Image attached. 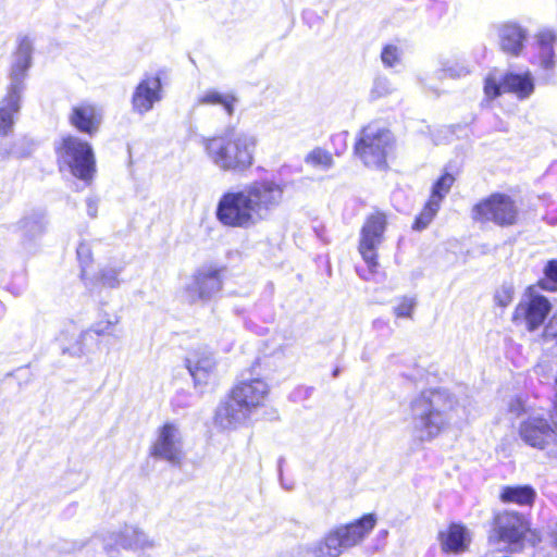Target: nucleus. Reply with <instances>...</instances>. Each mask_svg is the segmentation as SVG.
<instances>
[{
  "label": "nucleus",
  "instance_id": "nucleus-2",
  "mask_svg": "<svg viewBox=\"0 0 557 557\" xmlns=\"http://www.w3.org/2000/svg\"><path fill=\"white\" fill-rule=\"evenodd\" d=\"M257 140L246 133H227L205 140L210 161L225 172L242 173L253 163Z\"/></svg>",
  "mask_w": 557,
  "mask_h": 557
},
{
  "label": "nucleus",
  "instance_id": "nucleus-33",
  "mask_svg": "<svg viewBox=\"0 0 557 557\" xmlns=\"http://www.w3.org/2000/svg\"><path fill=\"white\" fill-rule=\"evenodd\" d=\"M454 182L455 177L451 174L445 173L442 175L434 184L430 198L441 203L445 196L449 193Z\"/></svg>",
  "mask_w": 557,
  "mask_h": 557
},
{
  "label": "nucleus",
  "instance_id": "nucleus-12",
  "mask_svg": "<svg viewBox=\"0 0 557 557\" xmlns=\"http://www.w3.org/2000/svg\"><path fill=\"white\" fill-rule=\"evenodd\" d=\"M386 223L385 214L376 212L371 214L362 226L359 242V252L370 269H373L377 265L376 250L384 240Z\"/></svg>",
  "mask_w": 557,
  "mask_h": 557
},
{
  "label": "nucleus",
  "instance_id": "nucleus-7",
  "mask_svg": "<svg viewBox=\"0 0 557 557\" xmlns=\"http://www.w3.org/2000/svg\"><path fill=\"white\" fill-rule=\"evenodd\" d=\"M59 153L74 176L86 182L92 178L95 157L88 143L75 136H67L62 140Z\"/></svg>",
  "mask_w": 557,
  "mask_h": 557
},
{
  "label": "nucleus",
  "instance_id": "nucleus-4",
  "mask_svg": "<svg viewBox=\"0 0 557 557\" xmlns=\"http://www.w3.org/2000/svg\"><path fill=\"white\" fill-rule=\"evenodd\" d=\"M376 521L374 513H368L350 523L331 529L312 546V555L314 557H339L345 550L362 543L374 529Z\"/></svg>",
  "mask_w": 557,
  "mask_h": 557
},
{
  "label": "nucleus",
  "instance_id": "nucleus-30",
  "mask_svg": "<svg viewBox=\"0 0 557 557\" xmlns=\"http://www.w3.org/2000/svg\"><path fill=\"white\" fill-rule=\"evenodd\" d=\"M441 208V203L436 200L430 198L425 203L421 213L417 216L413 228L417 231H422L429 226V224L433 221L434 216L438 212Z\"/></svg>",
  "mask_w": 557,
  "mask_h": 557
},
{
  "label": "nucleus",
  "instance_id": "nucleus-15",
  "mask_svg": "<svg viewBox=\"0 0 557 557\" xmlns=\"http://www.w3.org/2000/svg\"><path fill=\"white\" fill-rule=\"evenodd\" d=\"M494 530L500 541L513 546L511 550L515 552L529 530V525L522 515L505 511L495 517Z\"/></svg>",
  "mask_w": 557,
  "mask_h": 557
},
{
  "label": "nucleus",
  "instance_id": "nucleus-40",
  "mask_svg": "<svg viewBox=\"0 0 557 557\" xmlns=\"http://www.w3.org/2000/svg\"><path fill=\"white\" fill-rule=\"evenodd\" d=\"M117 323L116 321H99L91 326V331L97 335H110L112 333L113 326Z\"/></svg>",
  "mask_w": 557,
  "mask_h": 557
},
{
  "label": "nucleus",
  "instance_id": "nucleus-17",
  "mask_svg": "<svg viewBox=\"0 0 557 557\" xmlns=\"http://www.w3.org/2000/svg\"><path fill=\"white\" fill-rule=\"evenodd\" d=\"M269 392L268 383L261 379L243 381L232 389L233 395L247 408L249 413L264 405Z\"/></svg>",
  "mask_w": 557,
  "mask_h": 557
},
{
  "label": "nucleus",
  "instance_id": "nucleus-34",
  "mask_svg": "<svg viewBox=\"0 0 557 557\" xmlns=\"http://www.w3.org/2000/svg\"><path fill=\"white\" fill-rule=\"evenodd\" d=\"M545 278L539 282L543 289L556 290L557 289V259L550 260L544 268Z\"/></svg>",
  "mask_w": 557,
  "mask_h": 557
},
{
  "label": "nucleus",
  "instance_id": "nucleus-25",
  "mask_svg": "<svg viewBox=\"0 0 557 557\" xmlns=\"http://www.w3.org/2000/svg\"><path fill=\"white\" fill-rule=\"evenodd\" d=\"M18 228L27 238H35L45 233L47 228V214L44 210H33L18 222Z\"/></svg>",
  "mask_w": 557,
  "mask_h": 557
},
{
  "label": "nucleus",
  "instance_id": "nucleus-1",
  "mask_svg": "<svg viewBox=\"0 0 557 557\" xmlns=\"http://www.w3.org/2000/svg\"><path fill=\"white\" fill-rule=\"evenodd\" d=\"M411 429L420 442H431L450 425L465 419V409L445 389H426L410 401Z\"/></svg>",
  "mask_w": 557,
  "mask_h": 557
},
{
  "label": "nucleus",
  "instance_id": "nucleus-32",
  "mask_svg": "<svg viewBox=\"0 0 557 557\" xmlns=\"http://www.w3.org/2000/svg\"><path fill=\"white\" fill-rule=\"evenodd\" d=\"M305 162L313 168L327 170L333 165V157L326 150L315 148L306 156Z\"/></svg>",
  "mask_w": 557,
  "mask_h": 557
},
{
  "label": "nucleus",
  "instance_id": "nucleus-38",
  "mask_svg": "<svg viewBox=\"0 0 557 557\" xmlns=\"http://www.w3.org/2000/svg\"><path fill=\"white\" fill-rule=\"evenodd\" d=\"M393 91V86L389 83L388 79L379 77L375 79L373 88H372V96L373 97H384L389 95Z\"/></svg>",
  "mask_w": 557,
  "mask_h": 557
},
{
  "label": "nucleus",
  "instance_id": "nucleus-19",
  "mask_svg": "<svg viewBox=\"0 0 557 557\" xmlns=\"http://www.w3.org/2000/svg\"><path fill=\"white\" fill-rule=\"evenodd\" d=\"M250 416L247 408L231 392L230 396L216 408L214 421L224 430H233L244 424Z\"/></svg>",
  "mask_w": 557,
  "mask_h": 557
},
{
  "label": "nucleus",
  "instance_id": "nucleus-31",
  "mask_svg": "<svg viewBox=\"0 0 557 557\" xmlns=\"http://www.w3.org/2000/svg\"><path fill=\"white\" fill-rule=\"evenodd\" d=\"M441 208V203L436 200L430 198L425 203L421 213L417 216L413 228L417 231H422L429 226V224L433 221L434 216L438 212Z\"/></svg>",
  "mask_w": 557,
  "mask_h": 557
},
{
  "label": "nucleus",
  "instance_id": "nucleus-22",
  "mask_svg": "<svg viewBox=\"0 0 557 557\" xmlns=\"http://www.w3.org/2000/svg\"><path fill=\"white\" fill-rule=\"evenodd\" d=\"M498 38L500 49L516 57L519 55L523 49L527 33L516 23H505L498 27Z\"/></svg>",
  "mask_w": 557,
  "mask_h": 557
},
{
  "label": "nucleus",
  "instance_id": "nucleus-24",
  "mask_svg": "<svg viewBox=\"0 0 557 557\" xmlns=\"http://www.w3.org/2000/svg\"><path fill=\"white\" fill-rule=\"evenodd\" d=\"M186 367L195 382L202 383L214 370L215 360L209 351H196L186 359Z\"/></svg>",
  "mask_w": 557,
  "mask_h": 557
},
{
  "label": "nucleus",
  "instance_id": "nucleus-29",
  "mask_svg": "<svg viewBox=\"0 0 557 557\" xmlns=\"http://www.w3.org/2000/svg\"><path fill=\"white\" fill-rule=\"evenodd\" d=\"M236 99L232 95H223L216 90H208L199 99V104H221L228 115L233 114Z\"/></svg>",
  "mask_w": 557,
  "mask_h": 557
},
{
  "label": "nucleus",
  "instance_id": "nucleus-44",
  "mask_svg": "<svg viewBox=\"0 0 557 557\" xmlns=\"http://www.w3.org/2000/svg\"><path fill=\"white\" fill-rule=\"evenodd\" d=\"M86 205H87V213L88 215L91 218V219H95L97 218V212H98V200L95 199V198H88L86 200Z\"/></svg>",
  "mask_w": 557,
  "mask_h": 557
},
{
  "label": "nucleus",
  "instance_id": "nucleus-42",
  "mask_svg": "<svg viewBox=\"0 0 557 557\" xmlns=\"http://www.w3.org/2000/svg\"><path fill=\"white\" fill-rule=\"evenodd\" d=\"M503 83L499 85L494 78L487 77L485 81L484 91L488 98H495L500 94Z\"/></svg>",
  "mask_w": 557,
  "mask_h": 557
},
{
  "label": "nucleus",
  "instance_id": "nucleus-27",
  "mask_svg": "<svg viewBox=\"0 0 557 557\" xmlns=\"http://www.w3.org/2000/svg\"><path fill=\"white\" fill-rule=\"evenodd\" d=\"M535 491L529 486H506L503 488L500 499L504 503H513L518 505H532L535 499Z\"/></svg>",
  "mask_w": 557,
  "mask_h": 557
},
{
  "label": "nucleus",
  "instance_id": "nucleus-3",
  "mask_svg": "<svg viewBox=\"0 0 557 557\" xmlns=\"http://www.w3.org/2000/svg\"><path fill=\"white\" fill-rule=\"evenodd\" d=\"M32 40L28 37L21 38L11 66L8 92L0 101V135L5 136L13 129L15 116L20 111L24 79L32 63Z\"/></svg>",
  "mask_w": 557,
  "mask_h": 557
},
{
  "label": "nucleus",
  "instance_id": "nucleus-5",
  "mask_svg": "<svg viewBox=\"0 0 557 557\" xmlns=\"http://www.w3.org/2000/svg\"><path fill=\"white\" fill-rule=\"evenodd\" d=\"M392 148V134L383 127L370 124L361 129L355 152L366 166L382 169Z\"/></svg>",
  "mask_w": 557,
  "mask_h": 557
},
{
  "label": "nucleus",
  "instance_id": "nucleus-8",
  "mask_svg": "<svg viewBox=\"0 0 557 557\" xmlns=\"http://www.w3.org/2000/svg\"><path fill=\"white\" fill-rule=\"evenodd\" d=\"M471 216L476 222H494L499 226H510L517 222L518 208L509 196L493 194L472 208Z\"/></svg>",
  "mask_w": 557,
  "mask_h": 557
},
{
  "label": "nucleus",
  "instance_id": "nucleus-20",
  "mask_svg": "<svg viewBox=\"0 0 557 557\" xmlns=\"http://www.w3.org/2000/svg\"><path fill=\"white\" fill-rule=\"evenodd\" d=\"M522 441L535 448L543 449L554 438V429L540 417H531L520 425Z\"/></svg>",
  "mask_w": 557,
  "mask_h": 557
},
{
  "label": "nucleus",
  "instance_id": "nucleus-45",
  "mask_svg": "<svg viewBox=\"0 0 557 557\" xmlns=\"http://www.w3.org/2000/svg\"><path fill=\"white\" fill-rule=\"evenodd\" d=\"M552 536L555 540V543L557 544V525L552 530Z\"/></svg>",
  "mask_w": 557,
  "mask_h": 557
},
{
  "label": "nucleus",
  "instance_id": "nucleus-28",
  "mask_svg": "<svg viewBox=\"0 0 557 557\" xmlns=\"http://www.w3.org/2000/svg\"><path fill=\"white\" fill-rule=\"evenodd\" d=\"M555 34L552 30H543L537 35V45L540 51V64L545 70L554 67V49Z\"/></svg>",
  "mask_w": 557,
  "mask_h": 557
},
{
  "label": "nucleus",
  "instance_id": "nucleus-23",
  "mask_svg": "<svg viewBox=\"0 0 557 557\" xmlns=\"http://www.w3.org/2000/svg\"><path fill=\"white\" fill-rule=\"evenodd\" d=\"M438 537L441 547L445 553H462L470 543L469 531L463 525L457 523H453L447 530L441 531Z\"/></svg>",
  "mask_w": 557,
  "mask_h": 557
},
{
  "label": "nucleus",
  "instance_id": "nucleus-47",
  "mask_svg": "<svg viewBox=\"0 0 557 557\" xmlns=\"http://www.w3.org/2000/svg\"><path fill=\"white\" fill-rule=\"evenodd\" d=\"M334 376H337L338 375V369H336L333 373Z\"/></svg>",
  "mask_w": 557,
  "mask_h": 557
},
{
  "label": "nucleus",
  "instance_id": "nucleus-6",
  "mask_svg": "<svg viewBox=\"0 0 557 557\" xmlns=\"http://www.w3.org/2000/svg\"><path fill=\"white\" fill-rule=\"evenodd\" d=\"M215 215L221 224L228 227L249 228L259 223L245 188L224 194L218 202Z\"/></svg>",
  "mask_w": 557,
  "mask_h": 557
},
{
  "label": "nucleus",
  "instance_id": "nucleus-46",
  "mask_svg": "<svg viewBox=\"0 0 557 557\" xmlns=\"http://www.w3.org/2000/svg\"><path fill=\"white\" fill-rule=\"evenodd\" d=\"M520 408H521V403L519 400H517V408H512V410L518 412L520 410Z\"/></svg>",
  "mask_w": 557,
  "mask_h": 557
},
{
  "label": "nucleus",
  "instance_id": "nucleus-39",
  "mask_svg": "<svg viewBox=\"0 0 557 557\" xmlns=\"http://www.w3.org/2000/svg\"><path fill=\"white\" fill-rule=\"evenodd\" d=\"M513 297V289L511 286L503 285L495 294V301L502 307L508 306Z\"/></svg>",
  "mask_w": 557,
  "mask_h": 557
},
{
  "label": "nucleus",
  "instance_id": "nucleus-18",
  "mask_svg": "<svg viewBox=\"0 0 557 557\" xmlns=\"http://www.w3.org/2000/svg\"><path fill=\"white\" fill-rule=\"evenodd\" d=\"M250 416L247 408L231 392L230 396L216 408L214 421L224 430H233L244 424Z\"/></svg>",
  "mask_w": 557,
  "mask_h": 557
},
{
  "label": "nucleus",
  "instance_id": "nucleus-16",
  "mask_svg": "<svg viewBox=\"0 0 557 557\" xmlns=\"http://www.w3.org/2000/svg\"><path fill=\"white\" fill-rule=\"evenodd\" d=\"M162 99V85L159 76H147L139 82L132 96L133 111L145 114Z\"/></svg>",
  "mask_w": 557,
  "mask_h": 557
},
{
  "label": "nucleus",
  "instance_id": "nucleus-21",
  "mask_svg": "<svg viewBox=\"0 0 557 557\" xmlns=\"http://www.w3.org/2000/svg\"><path fill=\"white\" fill-rule=\"evenodd\" d=\"M71 124L89 136L98 133L102 122V111L94 104L82 103L72 109Z\"/></svg>",
  "mask_w": 557,
  "mask_h": 557
},
{
  "label": "nucleus",
  "instance_id": "nucleus-41",
  "mask_svg": "<svg viewBox=\"0 0 557 557\" xmlns=\"http://www.w3.org/2000/svg\"><path fill=\"white\" fill-rule=\"evenodd\" d=\"M470 73V69L465 64H455L445 69V74L451 78H460Z\"/></svg>",
  "mask_w": 557,
  "mask_h": 557
},
{
  "label": "nucleus",
  "instance_id": "nucleus-11",
  "mask_svg": "<svg viewBox=\"0 0 557 557\" xmlns=\"http://www.w3.org/2000/svg\"><path fill=\"white\" fill-rule=\"evenodd\" d=\"M150 454L174 466L181 465L185 456L184 442L181 430L176 424L165 423L158 430Z\"/></svg>",
  "mask_w": 557,
  "mask_h": 557
},
{
  "label": "nucleus",
  "instance_id": "nucleus-14",
  "mask_svg": "<svg viewBox=\"0 0 557 557\" xmlns=\"http://www.w3.org/2000/svg\"><path fill=\"white\" fill-rule=\"evenodd\" d=\"M157 541L144 530L135 525H126L119 533L109 534L103 540V548L111 557L117 552L115 546L146 553L154 548Z\"/></svg>",
  "mask_w": 557,
  "mask_h": 557
},
{
  "label": "nucleus",
  "instance_id": "nucleus-36",
  "mask_svg": "<svg viewBox=\"0 0 557 557\" xmlns=\"http://www.w3.org/2000/svg\"><path fill=\"white\" fill-rule=\"evenodd\" d=\"M120 270L115 268H104L100 270L98 280L104 287L115 288L120 285Z\"/></svg>",
  "mask_w": 557,
  "mask_h": 557
},
{
  "label": "nucleus",
  "instance_id": "nucleus-9",
  "mask_svg": "<svg viewBox=\"0 0 557 557\" xmlns=\"http://www.w3.org/2000/svg\"><path fill=\"white\" fill-rule=\"evenodd\" d=\"M258 222L267 220L284 198V185L274 181H257L245 187Z\"/></svg>",
  "mask_w": 557,
  "mask_h": 557
},
{
  "label": "nucleus",
  "instance_id": "nucleus-13",
  "mask_svg": "<svg viewBox=\"0 0 557 557\" xmlns=\"http://www.w3.org/2000/svg\"><path fill=\"white\" fill-rule=\"evenodd\" d=\"M550 311V302L542 295L535 293L533 287L529 288L525 297L519 302L513 313V321L524 325L529 331L536 330L542 325Z\"/></svg>",
  "mask_w": 557,
  "mask_h": 557
},
{
  "label": "nucleus",
  "instance_id": "nucleus-26",
  "mask_svg": "<svg viewBox=\"0 0 557 557\" xmlns=\"http://www.w3.org/2000/svg\"><path fill=\"white\" fill-rule=\"evenodd\" d=\"M503 89L515 92L519 98H527L533 92L534 84L530 73H510L503 79Z\"/></svg>",
  "mask_w": 557,
  "mask_h": 557
},
{
  "label": "nucleus",
  "instance_id": "nucleus-10",
  "mask_svg": "<svg viewBox=\"0 0 557 557\" xmlns=\"http://www.w3.org/2000/svg\"><path fill=\"white\" fill-rule=\"evenodd\" d=\"M222 289L221 272L214 268H201L185 286L183 297L189 304H205Z\"/></svg>",
  "mask_w": 557,
  "mask_h": 557
},
{
  "label": "nucleus",
  "instance_id": "nucleus-43",
  "mask_svg": "<svg viewBox=\"0 0 557 557\" xmlns=\"http://www.w3.org/2000/svg\"><path fill=\"white\" fill-rule=\"evenodd\" d=\"M77 257L83 263H89L91 261V249L88 244L81 243L77 247Z\"/></svg>",
  "mask_w": 557,
  "mask_h": 557
},
{
  "label": "nucleus",
  "instance_id": "nucleus-37",
  "mask_svg": "<svg viewBox=\"0 0 557 557\" xmlns=\"http://www.w3.org/2000/svg\"><path fill=\"white\" fill-rule=\"evenodd\" d=\"M416 306L414 298L404 297L394 308V313L398 318H410Z\"/></svg>",
  "mask_w": 557,
  "mask_h": 557
},
{
  "label": "nucleus",
  "instance_id": "nucleus-35",
  "mask_svg": "<svg viewBox=\"0 0 557 557\" xmlns=\"http://www.w3.org/2000/svg\"><path fill=\"white\" fill-rule=\"evenodd\" d=\"M401 54V50L397 46L387 45L382 50L381 60L385 66L393 67L400 63Z\"/></svg>",
  "mask_w": 557,
  "mask_h": 557
}]
</instances>
